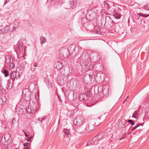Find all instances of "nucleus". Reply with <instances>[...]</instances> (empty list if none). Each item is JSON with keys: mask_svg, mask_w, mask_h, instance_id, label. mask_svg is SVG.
Here are the masks:
<instances>
[{"mask_svg": "<svg viewBox=\"0 0 149 149\" xmlns=\"http://www.w3.org/2000/svg\"><path fill=\"white\" fill-rule=\"evenodd\" d=\"M72 141V139H70L69 140V142H71V141Z\"/></svg>", "mask_w": 149, "mask_h": 149, "instance_id": "obj_47", "label": "nucleus"}, {"mask_svg": "<svg viewBox=\"0 0 149 149\" xmlns=\"http://www.w3.org/2000/svg\"><path fill=\"white\" fill-rule=\"evenodd\" d=\"M97 120L95 119L93 120L90 121L89 124L88 129L87 128L82 130V128L80 127L79 129L80 132L81 133H85L86 131L90 132L91 131L95 129V125H96V121Z\"/></svg>", "mask_w": 149, "mask_h": 149, "instance_id": "obj_1", "label": "nucleus"}, {"mask_svg": "<svg viewBox=\"0 0 149 149\" xmlns=\"http://www.w3.org/2000/svg\"><path fill=\"white\" fill-rule=\"evenodd\" d=\"M106 113H104L105 115H106Z\"/></svg>", "mask_w": 149, "mask_h": 149, "instance_id": "obj_54", "label": "nucleus"}, {"mask_svg": "<svg viewBox=\"0 0 149 149\" xmlns=\"http://www.w3.org/2000/svg\"><path fill=\"white\" fill-rule=\"evenodd\" d=\"M105 134V132H102L98 135L96 136L98 140H100L104 137Z\"/></svg>", "mask_w": 149, "mask_h": 149, "instance_id": "obj_10", "label": "nucleus"}, {"mask_svg": "<svg viewBox=\"0 0 149 149\" xmlns=\"http://www.w3.org/2000/svg\"><path fill=\"white\" fill-rule=\"evenodd\" d=\"M137 14L139 16H141V15H142V13H137Z\"/></svg>", "mask_w": 149, "mask_h": 149, "instance_id": "obj_38", "label": "nucleus"}, {"mask_svg": "<svg viewBox=\"0 0 149 149\" xmlns=\"http://www.w3.org/2000/svg\"><path fill=\"white\" fill-rule=\"evenodd\" d=\"M128 97H128V96H127V98H126V99H125L124 100V101L123 102V103H124H124H125V102H126V100H127V99Z\"/></svg>", "mask_w": 149, "mask_h": 149, "instance_id": "obj_42", "label": "nucleus"}, {"mask_svg": "<svg viewBox=\"0 0 149 149\" xmlns=\"http://www.w3.org/2000/svg\"><path fill=\"white\" fill-rule=\"evenodd\" d=\"M110 3H111V5H112V6L114 7L115 6V5H114L113 3H111V2H110Z\"/></svg>", "mask_w": 149, "mask_h": 149, "instance_id": "obj_46", "label": "nucleus"}, {"mask_svg": "<svg viewBox=\"0 0 149 149\" xmlns=\"http://www.w3.org/2000/svg\"><path fill=\"white\" fill-rule=\"evenodd\" d=\"M40 44L42 45L46 42V39L43 36H41L40 38Z\"/></svg>", "mask_w": 149, "mask_h": 149, "instance_id": "obj_18", "label": "nucleus"}, {"mask_svg": "<svg viewBox=\"0 0 149 149\" xmlns=\"http://www.w3.org/2000/svg\"><path fill=\"white\" fill-rule=\"evenodd\" d=\"M37 67V65L35 63H34L33 65V67L35 68Z\"/></svg>", "mask_w": 149, "mask_h": 149, "instance_id": "obj_41", "label": "nucleus"}, {"mask_svg": "<svg viewBox=\"0 0 149 149\" xmlns=\"http://www.w3.org/2000/svg\"><path fill=\"white\" fill-rule=\"evenodd\" d=\"M24 68V66L23 64L19 63L17 67V69L19 71H22Z\"/></svg>", "mask_w": 149, "mask_h": 149, "instance_id": "obj_16", "label": "nucleus"}, {"mask_svg": "<svg viewBox=\"0 0 149 149\" xmlns=\"http://www.w3.org/2000/svg\"><path fill=\"white\" fill-rule=\"evenodd\" d=\"M6 98L5 96H3L0 98V102H6Z\"/></svg>", "mask_w": 149, "mask_h": 149, "instance_id": "obj_23", "label": "nucleus"}, {"mask_svg": "<svg viewBox=\"0 0 149 149\" xmlns=\"http://www.w3.org/2000/svg\"><path fill=\"white\" fill-rule=\"evenodd\" d=\"M128 122L129 123H130L131 124V125H134L135 124L134 121L132 120H130V119L128 121Z\"/></svg>", "mask_w": 149, "mask_h": 149, "instance_id": "obj_30", "label": "nucleus"}, {"mask_svg": "<svg viewBox=\"0 0 149 149\" xmlns=\"http://www.w3.org/2000/svg\"><path fill=\"white\" fill-rule=\"evenodd\" d=\"M36 68L35 67H32L31 68V71L32 72H35Z\"/></svg>", "mask_w": 149, "mask_h": 149, "instance_id": "obj_33", "label": "nucleus"}, {"mask_svg": "<svg viewBox=\"0 0 149 149\" xmlns=\"http://www.w3.org/2000/svg\"><path fill=\"white\" fill-rule=\"evenodd\" d=\"M8 2V1H7V0H6V1L5 2L4 4H6Z\"/></svg>", "mask_w": 149, "mask_h": 149, "instance_id": "obj_44", "label": "nucleus"}, {"mask_svg": "<svg viewBox=\"0 0 149 149\" xmlns=\"http://www.w3.org/2000/svg\"><path fill=\"white\" fill-rule=\"evenodd\" d=\"M23 149H30L29 148H23Z\"/></svg>", "mask_w": 149, "mask_h": 149, "instance_id": "obj_48", "label": "nucleus"}, {"mask_svg": "<svg viewBox=\"0 0 149 149\" xmlns=\"http://www.w3.org/2000/svg\"><path fill=\"white\" fill-rule=\"evenodd\" d=\"M13 81L10 79L8 80V83L7 84V89H11L13 86Z\"/></svg>", "mask_w": 149, "mask_h": 149, "instance_id": "obj_11", "label": "nucleus"}, {"mask_svg": "<svg viewBox=\"0 0 149 149\" xmlns=\"http://www.w3.org/2000/svg\"><path fill=\"white\" fill-rule=\"evenodd\" d=\"M132 117H134V118H136V119H137V118L136 116H135L134 114H133L132 115Z\"/></svg>", "mask_w": 149, "mask_h": 149, "instance_id": "obj_37", "label": "nucleus"}, {"mask_svg": "<svg viewBox=\"0 0 149 149\" xmlns=\"http://www.w3.org/2000/svg\"><path fill=\"white\" fill-rule=\"evenodd\" d=\"M60 56L65 58L67 57L69 54V52L67 48L65 47L60 48L58 51Z\"/></svg>", "mask_w": 149, "mask_h": 149, "instance_id": "obj_3", "label": "nucleus"}, {"mask_svg": "<svg viewBox=\"0 0 149 149\" xmlns=\"http://www.w3.org/2000/svg\"><path fill=\"white\" fill-rule=\"evenodd\" d=\"M22 96L25 100L29 101L31 98V93L28 89H24L22 91Z\"/></svg>", "mask_w": 149, "mask_h": 149, "instance_id": "obj_4", "label": "nucleus"}, {"mask_svg": "<svg viewBox=\"0 0 149 149\" xmlns=\"http://www.w3.org/2000/svg\"><path fill=\"white\" fill-rule=\"evenodd\" d=\"M148 4H149V3H147L145 7V8H146V7L148 6Z\"/></svg>", "mask_w": 149, "mask_h": 149, "instance_id": "obj_50", "label": "nucleus"}, {"mask_svg": "<svg viewBox=\"0 0 149 149\" xmlns=\"http://www.w3.org/2000/svg\"><path fill=\"white\" fill-rule=\"evenodd\" d=\"M57 95H58V98H59V96H58V94H57Z\"/></svg>", "mask_w": 149, "mask_h": 149, "instance_id": "obj_53", "label": "nucleus"}, {"mask_svg": "<svg viewBox=\"0 0 149 149\" xmlns=\"http://www.w3.org/2000/svg\"><path fill=\"white\" fill-rule=\"evenodd\" d=\"M103 4L104 5V7L107 9H109L111 7L110 4L107 1H104Z\"/></svg>", "mask_w": 149, "mask_h": 149, "instance_id": "obj_15", "label": "nucleus"}, {"mask_svg": "<svg viewBox=\"0 0 149 149\" xmlns=\"http://www.w3.org/2000/svg\"><path fill=\"white\" fill-rule=\"evenodd\" d=\"M70 69L72 70V68L70 67H65L63 69L60 71V72L61 74L65 76H68L70 73Z\"/></svg>", "mask_w": 149, "mask_h": 149, "instance_id": "obj_7", "label": "nucleus"}, {"mask_svg": "<svg viewBox=\"0 0 149 149\" xmlns=\"http://www.w3.org/2000/svg\"><path fill=\"white\" fill-rule=\"evenodd\" d=\"M149 16V14H147V15H144L143 14H142V15H141V16L143 17H148Z\"/></svg>", "mask_w": 149, "mask_h": 149, "instance_id": "obj_34", "label": "nucleus"}, {"mask_svg": "<svg viewBox=\"0 0 149 149\" xmlns=\"http://www.w3.org/2000/svg\"><path fill=\"white\" fill-rule=\"evenodd\" d=\"M124 138H125V137H123V138H122V139H121L120 140H121V139H124Z\"/></svg>", "mask_w": 149, "mask_h": 149, "instance_id": "obj_52", "label": "nucleus"}, {"mask_svg": "<svg viewBox=\"0 0 149 149\" xmlns=\"http://www.w3.org/2000/svg\"><path fill=\"white\" fill-rule=\"evenodd\" d=\"M4 91L1 87H0V93Z\"/></svg>", "mask_w": 149, "mask_h": 149, "instance_id": "obj_36", "label": "nucleus"}, {"mask_svg": "<svg viewBox=\"0 0 149 149\" xmlns=\"http://www.w3.org/2000/svg\"><path fill=\"white\" fill-rule=\"evenodd\" d=\"M133 114L134 115H136V114H137V112L136 111H135L134 112V114Z\"/></svg>", "mask_w": 149, "mask_h": 149, "instance_id": "obj_45", "label": "nucleus"}, {"mask_svg": "<svg viewBox=\"0 0 149 149\" xmlns=\"http://www.w3.org/2000/svg\"><path fill=\"white\" fill-rule=\"evenodd\" d=\"M84 94H82L80 95L79 96V100L80 101H84Z\"/></svg>", "mask_w": 149, "mask_h": 149, "instance_id": "obj_26", "label": "nucleus"}, {"mask_svg": "<svg viewBox=\"0 0 149 149\" xmlns=\"http://www.w3.org/2000/svg\"><path fill=\"white\" fill-rule=\"evenodd\" d=\"M56 69L60 70V71L62 70L63 65L61 62H58L56 63Z\"/></svg>", "mask_w": 149, "mask_h": 149, "instance_id": "obj_9", "label": "nucleus"}, {"mask_svg": "<svg viewBox=\"0 0 149 149\" xmlns=\"http://www.w3.org/2000/svg\"><path fill=\"white\" fill-rule=\"evenodd\" d=\"M6 62L8 68L12 70L15 67V64L13 61V58L9 56H7L6 57Z\"/></svg>", "mask_w": 149, "mask_h": 149, "instance_id": "obj_2", "label": "nucleus"}, {"mask_svg": "<svg viewBox=\"0 0 149 149\" xmlns=\"http://www.w3.org/2000/svg\"><path fill=\"white\" fill-rule=\"evenodd\" d=\"M46 117H43L42 118H38V120H39V121H40L41 123L42 122V121L45 120L46 119Z\"/></svg>", "mask_w": 149, "mask_h": 149, "instance_id": "obj_28", "label": "nucleus"}, {"mask_svg": "<svg viewBox=\"0 0 149 149\" xmlns=\"http://www.w3.org/2000/svg\"><path fill=\"white\" fill-rule=\"evenodd\" d=\"M113 16H114L117 19H120L121 17V16L120 15L117 14H113Z\"/></svg>", "mask_w": 149, "mask_h": 149, "instance_id": "obj_24", "label": "nucleus"}, {"mask_svg": "<svg viewBox=\"0 0 149 149\" xmlns=\"http://www.w3.org/2000/svg\"><path fill=\"white\" fill-rule=\"evenodd\" d=\"M33 138V136H30V137H29L28 138H27L26 139V140L27 142H29L30 141V140L31 139H32Z\"/></svg>", "mask_w": 149, "mask_h": 149, "instance_id": "obj_32", "label": "nucleus"}, {"mask_svg": "<svg viewBox=\"0 0 149 149\" xmlns=\"http://www.w3.org/2000/svg\"><path fill=\"white\" fill-rule=\"evenodd\" d=\"M29 143H24V147L26 146L28 147L29 145Z\"/></svg>", "mask_w": 149, "mask_h": 149, "instance_id": "obj_35", "label": "nucleus"}, {"mask_svg": "<svg viewBox=\"0 0 149 149\" xmlns=\"http://www.w3.org/2000/svg\"><path fill=\"white\" fill-rule=\"evenodd\" d=\"M86 105L87 107H91V106L90 105H89L88 104H86Z\"/></svg>", "mask_w": 149, "mask_h": 149, "instance_id": "obj_49", "label": "nucleus"}, {"mask_svg": "<svg viewBox=\"0 0 149 149\" xmlns=\"http://www.w3.org/2000/svg\"><path fill=\"white\" fill-rule=\"evenodd\" d=\"M140 125L143 126V125L142 124H138L137 125H136L134 127H133L132 129L131 130V132L136 129Z\"/></svg>", "mask_w": 149, "mask_h": 149, "instance_id": "obj_22", "label": "nucleus"}, {"mask_svg": "<svg viewBox=\"0 0 149 149\" xmlns=\"http://www.w3.org/2000/svg\"><path fill=\"white\" fill-rule=\"evenodd\" d=\"M84 123V119L82 117H77L73 121V124L78 126H81Z\"/></svg>", "mask_w": 149, "mask_h": 149, "instance_id": "obj_5", "label": "nucleus"}, {"mask_svg": "<svg viewBox=\"0 0 149 149\" xmlns=\"http://www.w3.org/2000/svg\"><path fill=\"white\" fill-rule=\"evenodd\" d=\"M15 120H15V118H13V120H12V122H15Z\"/></svg>", "mask_w": 149, "mask_h": 149, "instance_id": "obj_43", "label": "nucleus"}, {"mask_svg": "<svg viewBox=\"0 0 149 149\" xmlns=\"http://www.w3.org/2000/svg\"><path fill=\"white\" fill-rule=\"evenodd\" d=\"M69 49H70L71 51L72 52V54H77L75 51V47L74 46L72 45H70L69 47Z\"/></svg>", "mask_w": 149, "mask_h": 149, "instance_id": "obj_12", "label": "nucleus"}, {"mask_svg": "<svg viewBox=\"0 0 149 149\" xmlns=\"http://www.w3.org/2000/svg\"><path fill=\"white\" fill-rule=\"evenodd\" d=\"M83 96L84 101H86L88 99V95L84 94V95Z\"/></svg>", "mask_w": 149, "mask_h": 149, "instance_id": "obj_27", "label": "nucleus"}, {"mask_svg": "<svg viewBox=\"0 0 149 149\" xmlns=\"http://www.w3.org/2000/svg\"><path fill=\"white\" fill-rule=\"evenodd\" d=\"M98 141L99 140H98L96 136L95 137H94L92 139V141H93V144H95L97 143Z\"/></svg>", "mask_w": 149, "mask_h": 149, "instance_id": "obj_20", "label": "nucleus"}, {"mask_svg": "<svg viewBox=\"0 0 149 149\" xmlns=\"http://www.w3.org/2000/svg\"><path fill=\"white\" fill-rule=\"evenodd\" d=\"M23 132L24 133V134H25L26 136V137H28L29 136L27 134H26L24 131L23 130Z\"/></svg>", "mask_w": 149, "mask_h": 149, "instance_id": "obj_39", "label": "nucleus"}, {"mask_svg": "<svg viewBox=\"0 0 149 149\" xmlns=\"http://www.w3.org/2000/svg\"><path fill=\"white\" fill-rule=\"evenodd\" d=\"M15 149H17L16 148Z\"/></svg>", "mask_w": 149, "mask_h": 149, "instance_id": "obj_55", "label": "nucleus"}, {"mask_svg": "<svg viewBox=\"0 0 149 149\" xmlns=\"http://www.w3.org/2000/svg\"><path fill=\"white\" fill-rule=\"evenodd\" d=\"M100 28L98 29H97V33L98 34H99V33H100Z\"/></svg>", "mask_w": 149, "mask_h": 149, "instance_id": "obj_40", "label": "nucleus"}, {"mask_svg": "<svg viewBox=\"0 0 149 149\" xmlns=\"http://www.w3.org/2000/svg\"><path fill=\"white\" fill-rule=\"evenodd\" d=\"M20 74L17 71H14L11 72L10 74V78L12 79V81L15 80L17 79L19 77Z\"/></svg>", "mask_w": 149, "mask_h": 149, "instance_id": "obj_6", "label": "nucleus"}, {"mask_svg": "<svg viewBox=\"0 0 149 149\" xmlns=\"http://www.w3.org/2000/svg\"><path fill=\"white\" fill-rule=\"evenodd\" d=\"M64 134L63 135L64 137H69L70 134L68 130L66 129H64Z\"/></svg>", "mask_w": 149, "mask_h": 149, "instance_id": "obj_17", "label": "nucleus"}, {"mask_svg": "<svg viewBox=\"0 0 149 149\" xmlns=\"http://www.w3.org/2000/svg\"><path fill=\"white\" fill-rule=\"evenodd\" d=\"M109 89L107 87H105L103 89V93L104 95H107L108 94Z\"/></svg>", "mask_w": 149, "mask_h": 149, "instance_id": "obj_14", "label": "nucleus"}, {"mask_svg": "<svg viewBox=\"0 0 149 149\" xmlns=\"http://www.w3.org/2000/svg\"><path fill=\"white\" fill-rule=\"evenodd\" d=\"M2 72L4 74L5 77H8L9 75V71L7 70H4Z\"/></svg>", "mask_w": 149, "mask_h": 149, "instance_id": "obj_21", "label": "nucleus"}, {"mask_svg": "<svg viewBox=\"0 0 149 149\" xmlns=\"http://www.w3.org/2000/svg\"><path fill=\"white\" fill-rule=\"evenodd\" d=\"M93 144H93V141H92V140L88 141L87 144V145L88 146Z\"/></svg>", "mask_w": 149, "mask_h": 149, "instance_id": "obj_29", "label": "nucleus"}, {"mask_svg": "<svg viewBox=\"0 0 149 149\" xmlns=\"http://www.w3.org/2000/svg\"><path fill=\"white\" fill-rule=\"evenodd\" d=\"M10 27L6 25V26L2 27V25L0 24V33H6L8 32Z\"/></svg>", "mask_w": 149, "mask_h": 149, "instance_id": "obj_8", "label": "nucleus"}, {"mask_svg": "<svg viewBox=\"0 0 149 149\" xmlns=\"http://www.w3.org/2000/svg\"><path fill=\"white\" fill-rule=\"evenodd\" d=\"M0 149H1V148H0Z\"/></svg>", "mask_w": 149, "mask_h": 149, "instance_id": "obj_56", "label": "nucleus"}, {"mask_svg": "<svg viewBox=\"0 0 149 149\" xmlns=\"http://www.w3.org/2000/svg\"><path fill=\"white\" fill-rule=\"evenodd\" d=\"M4 139L5 140V141L6 140V137H5V136L4 137Z\"/></svg>", "mask_w": 149, "mask_h": 149, "instance_id": "obj_51", "label": "nucleus"}, {"mask_svg": "<svg viewBox=\"0 0 149 149\" xmlns=\"http://www.w3.org/2000/svg\"><path fill=\"white\" fill-rule=\"evenodd\" d=\"M126 123L124 120L120 121L118 124L119 127L120 128L124 127Z\"/></svg>", "mask_w": 149, "mask_h": 149, "instance_id": "obj_13", "label": "nucleus"}, {"mask_svg": "<svg viewBox=\"0 0 149 149\" xmlns=\"http://www.w3.org/2000/svg\"><path fill=\"white\" fill-rule=\"evenodd\" d=\"M111 129L110 128L108 129L106 131L105 133L106 134H107V135H110L109 134L110 132H111Z\"/></svg>", "mask_w": 149, "mask_h": 149, "instance_id": "obj_31", "label": "nucleus"}, {"mask_svg": "<svg viewBox=\"0 0 149 149\" xmlns=\"http://www.w3.org/2000/svg\"><path fill=\"white\" fill-rule=\"evenodd\" d=\"M19 25V23L18 22H17L15 23L14 25L13 26V28L14 29H15L16 28H18Z\"/></svg>", "mask_w": 149, "mask_h": 149, "instance_id": "obj_25", "label": "nucleus"}, {"mask_svg": "<svg viewBox=\"0 0 149 149\" xmlns=\"http://www.w3.org/2000/svg\"><path fill=\"white\" fill-rule=\"evenodd\" d=\"M37 72H32L31 73V77L30 78L31 79L35 78L36 77V75Z\"/></svg>", "mask_w": 149, "mask_h": 149, "instance_id": "obj_19", "label": "nucleus"}]
</instances>
